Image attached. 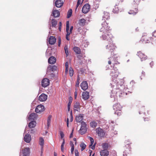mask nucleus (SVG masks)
<instances>
[{"mask_svg": "<svg viewBox=\"0 0 156 156\" xmlns=\"http://www.w3.org/2000/svg\"><path fill=\"white\" fill-rule=\"evenodd\" d=\"M137 55L140 58L141 61L145 60L147 59V56H146L140 51L137 52Z\"/></svg>", "mask_w": 156, "mask_h": 156, "instance_id": "11", "label": "nucleus"}, {"mask_svg": "<svg viewBox=\"0 0 156 156\" xmlns=\"http://www.w3.org/2000/svg\"><path fill=\"white\" fill-rule=\"evenodd\" d=\"M47 99V95L44 93L42 94L38 98L39 101H44Z\"/></svg>", "mask_w": 156, "mask_h": 156, "instance_id": "13", "label": "nucleus"}, {"mask_svg": "<svg viewBox=\"0 0 156 156\" xmlns=\"http://www.w3.org/2000/svg\"><path fill=\"white\" fill-rule=\"evenodd\" d=\"M90 5L88 4H86L82 8V12L84 13H87L89 11Z\"/></svg>", "mask_w": 156, "mask_h": 156, "instance_id": "9", "label": "nucleus"}, {"mask_svg": "<svg viewBox=\"0 0 156 156\" xmlns=\"http://www.w3.org/2000/svg\"><path fill=\"white\" fill-rule=\"evenodd\" d=\"M75 153L76 156H78L79 155V152L77 150H75Z\"/></svg>", "mask_w": 156, "mask_h": 156, "instance_id": "54", "label": "nucleus"}, {"mask_svg": "<svg viewBox=\"0 0 156 156\" xmlns=\"http://www.w3.org/2000/svg\"><path fill=\"white\" fill-rule=\"evenodd\" d=\"M80 86L83 90H86L88 87V84L87 81H83L81 84Z\"/></svg>", "mask_w": 156, "mask_h": 156, "instance_id": "14", "label": "nucleus"}, {"mask_svg": "<svg viewBox=\"0 0 156 156\" xmlns=\"http://www.w3.org/2000/svg\"><path fill=\"white\" fill-rule=\"evenodd\" d=\"M67 126L68 127H69V119L68 118H67Z\"/></svg>", "mask_w": 156, "mask_h": 156, "instance_id": "62", "label": "nucleus"}, {"mask_svg": "<svg viewBox=\"0 0 156 156\" xmlns=\"http://www.w3.org/2000/svg\"><path fill=\"white\" fill-rule=\"evenodd\" d=\"M39 143L41 146H44V140L42 137H41L39 138Z\"/></svg>", "mask_w": 156, "mask_h": 156, "instance_id": "36", "label": "nucleus"}, {"mask_svg": "<svg viewBox=\"0 0 156 156\" xmlns=\"http://www.w3.org/2000/svg\"><path fill=\"white\" fill-rule=\"evenodd\" d=\"M51 24L52 27H55L57 24V21L55 19H52Z\"/></svg>", "mask_w": 156, "mask_h": 156, "instance_id": "37", "label": "nucleus"}, {"mask_svg": "<svg viewBox=\"0 0 156 156\" xmlns=\"http://www.w3.org/2000/svg\"><path fill=\"white\" fill-rule=\"evenodd\" d=\"M101 25L102 27L100 30V32L105 33V34L106 32H109L110 27L108 26L107 23L105 21L102 23Z\"/></svg>", "mask_w": 156, "mask_h": 156, "instance_id": "3", "label": "nucleus"}, {"mask_svg": "<svg viewBox=\"0 0 156 156\" xmlns=\"http://www.w3.org/2000/svg\"><path fill=\"white\" fill-rule=\"evenodd\" d=\"M69 29V22L67 21L66 22V31H68Z\"/></svg>", "mask_w": 156, "mask_h": 156, "instance_id": "49", "label": "nucleus"}, {"mask_svg": "<svg viewBox=\"0 0 156 156\" xmlns=\"http://www.w3.org/2000/svg\"><path fill=\"white\" fill-rule=\"evenodd\" d=\"M86 146V144L84 143H82L80 145V147H81V151H83L85 149Z\"/></svg>", "mask_w": 156, "mask_h": 156, "instance_id": "42", "label": "nucleus"}, {"mask_svg": "<svg viewBox=\"0 0 156 156\" xmlns=\"http://www.w3.org/2000/svg\"><path fill=\"white\" fill-rule=\"evenodd\" d=\"M102 33V35L100 37L101 39L103 40H106L108 42L111 41L112 37L110 32H106L105 34V33Z\"/></svg>", "mask_w": 156, "mask_h": 156, "instance_id": "2", "label": "nucleus"}, {"mask_svg": "<svg viewBox=\"0 0 156 156\" xmlns=\"http://www.w3.org/2000/svg\"><path fill=\"white\" fill-rule=\"evenodd\" d=\"M74 71L71 67H70L69 70V74L70 76H73Z\"/></svg>", "mask_w": 156, "mask_h": 156, "instance_id": "41", "label": "nucleus"}, {"mask_svg": "<svg viewBox=\"0 0 156 156\" xmlns=\"http://www.w3.org/2000/svg\"><path fill=\"white\" fill-rule=\"evenodd\" d=\"M87 127H81L80 130V132L82 135L84 134L87 131Z\"/></svg>", "mask_w": 156, "mask_h": 156, "instance_id": "28", "label": "nucleus"}, {"mask_svg": "<svg viewBox=\"0 0 156 156\" xmlns=\"http://www.w3.org/2000/svg\"><path fill=\"white\" fill-rule=\"evenodd\" d=\"M81 127H87V124L85 122L83 121L81 122Z\"/></svg>", "mask_w": 156, "mask_h": 156, "instance_id": "48", "label": "nucleus"}, {"mask_svg": "<svg viewBox=\"0 0 156 156\" xmlns=\"http://www.w3.org/2000/svg\"><path fill=\"white\" fill-rule=\"evenodd\" d=\"M118 63L117 61H116L113 63V69L111 70L110 73L111 76L112 77L113 81L110 84L111 87H113L112 90H111V93L110 95L112 101L114 102L117 100V97H122L124 95V93L123 90L124 88V86L123 85L122 83L119 84L117 80H115L118 76L119 72L117 67H115V64H117Z\"/></svg>", "mask_w": 156, "mask_h": 156, "instance_id": "1", "label": "nucleus"}, {"mask_svg": "<svg viewBox=\"0 0 156 156\" xmlns=\"http://www.w3.org/2000/svg\"><path fill=\"white\" fill-rule=\"evenodd\" d=\"M36 122L35 121H32L29 123V127L30 128H34L36 126Z\"/></svg>", "mask_w": 156, "mask_h": 156, "instance_id": "27", "label": "nucleus"}, {"mask_svg": "<svg viewBox=\"0 0 156 156\" xmlns=\"http://www.w3.org/2000/svg\"><path fill=\"white\" fill-rule=\"evenodd\" d=\"M51 117L52 116L51 115H49L48 118L47 127L48 129L49 128V127L50 125Z\"/></svg>", "mask_w": 156, "mask_h": 156, "instance_id": "32", "label": "nucleus"}, {"mask_svg": "<svg viewBox=\"0 0 156 156\" xmlns=\"http://www.w3.org/2000/svg\"><path fill=\"white\" fill-rule=\"evenodd\" d=\"M73 26L71 27L70 28V30H69V32H71V33L72 32V31L73 30Z\"/></svg>", "mask_w": 156, "mask_h": 156, "instance_id": "64", "label": "nucleus"}, {"mask_svg": "<svg viewBox=\"0 0 156 156\" xmlns=\"http://www.w3.org/2000/svg\"><path fill=\"white\" fill-rule=\"evenodd\" d=\"M60 135L61 136V139H62V140H63V139H64L63 138V137L64 136V135L62 131H60Z\"/></svg>", "mask_w": 156, "mask_h": 156, "instance_id": "50", "label": "nucleus"}, {"mask_svg": "<svg viewBox=\"0 0 156 156\" xmlns=\"http://www.w3.org/2000/svg\"><path fill=\"white\" fill-rule=\"evenodd\" d=\"M67 32V34H66V36H69L70 35V33H71V32H69V31H66Z\"/></svg>", "mask_w": 156, "mask_h": 156, "instance_id": "63", "label": "nucleus"}, {"mask_svg": "<svg viewBox=\"0 0 156 156\" xmlns=\"http://www.w3.org/2000/svg\"><path fill=\"white\" fill-rule=\"evenodd\" d=\"M64 50L66 55V56L67 57L68 55V46L66 45L64 47Z\"/></svg>", "mask_w": 156, "mask_h": 156, "instance_id": "43", "label": "nucleus"}, {"mask_svg": "<svg viewBox=\"0 0 156 156\" xmlns=\"http://www.w3.org/2000/svg\"><path fill=\"white\" fill-rule=\"evenodd\" d=\"M82 30H81V28L80 27H78V28H77V31L79 32V33H81V31Z\"/></svg>", "mask_w": 156, "mask_h": 156, "instance_id": "58", "label": "nucleus"}, {"mask_svg": "<svg viewBox=\"0 0 156 156\" xmlns=\"http://www.w3.org/2000/svg\"><path fill=\"white\" fill-rule=\"evenodd\" d=\"M100 154L101 156H108L109 154V152L107 150H102L100 151Z\"/></svg>", "mask_w": 156, "mask_h": 156, "instance_id": "18", "label": "nucleus"}, {"mask_svg": "<svg viewBox=\"0 0 156 156\" xmlns=\"http://www.w3.org/2000/svg\"><path fill=\"white\" fill-rule=\"evenodd\" d=\"M88 138H89L90 140V141L91 144L90 145V146H92L93 144L94 143V140L91 137H90V136L88 137Z\"/></svg>", "mask_w": 156, "mask_h": 156, "instance_id": "47", "label": "nucleus"}, {"mask_svg": "<svg viewBox=\"0 0 156 156\" xmlns=\"http://www.w3.org/2000/svg\"><path fill=\"white\" fill-rule=\"evenodd\" d=\"M56 41V38L54 37L51 36L49 38V43L51 45L54 44L55 43Z\"/></svg>", "mask_w": 156, "mask_h": 156, "instance_id": "23", "label": "nucleus"}, {"mask_svg": "<svg viewBox=\"0 0 156 156\" xmlns=\"http://www.w3.org/2000/svg\"><path fill=\"white\" fill-rule=\"evenodd\" d=\"M73 101V98L71 97L69 98V102L68 104V109L69 111L70 110V107Z\"/></svg>", "mask_w": 156, "mask_h": 156, "instance_id": "33", "label": "nucleus"}, {"mask_svg": "<svg viewBox=\"0 0 156 156\" xmlns=\"http://www.w3.org/2000/svg\"><path fill=\"white\" fill-rule=\"evenodd\" d=\"M121 110H115V114H117L118 116H120L121 115Z\"/></svg>", "mask_w": 156, "mask_h": 156, "instance_id": "46", "label": "nucleus"}, {"mask_svg": "<svg viewBox=\"0 0 156 156\" xmlns=\"http://www.w3.org/2000/svg\"><path fill=\"white\" fill-rule=\"evenodd\" d=\"M57 67L55 65L51 66L49 65L48 67L47 71V74L49 73L51 71H55L57 69Z\"/></svg>", "mask_w": 156, "mask_h": 156, "instance_id": "12", "label": "nucleus"}, {"mask_svg": "<svg viewBox=\"0 0 156 156\" xmlns=\"http://www.w3.org/2000/svg\"><path fill=\"white\" fill-rule=\"evenodd\" d=\"M77 92L76 91H75L74 93V96H75V98H76L77 96Z\"/></svg>", "mask_w": 156, "mask_h": 156, "instance_id": "60", "label": "nucleus"}, {"mask_svg": "<svg viewBox=\"0 0 156 156\" xmlns=\"http://www.w3.org/2000/svg\"><path fill=\"white\" fill-rule=\"evenodd\" d=\"M95 131L98 136L100 137H103L105 136V131L100 127H98L95 129Z\"/></svg>", "mask_w": 156, "mask_h": 156, "instance_id": "7", "label": "nucleus"}, {"mask_svg": "<svg viewBox=\"0 0 156 156\" xmlns=\"http://www.w3.org/2000/svg\"><path fill=\"white\" fill-rule=\"evenodd\" d=\"M80 77H79V75H78L77 81L76 82V83L75 85V86L76 87H79V84L80 83Z\"/></svg>", "mask_w": 156, "mask_h": 156, "instance_id": "44", "label": "nucleus"}, {"mask_svg": "<svg viewBox=\"0 0 156 156\" xmlns=\"http://www.w3.org/2000/svg\"><path fill=\"white\" fill-rule=\"evenodd\" d=\"M63 4L62 0H57L55 2V6L58 8L61 7Z\"/></svg>", "mask_w": 156, "mask_h": 156, "instance_id": "21", "label": "nucleus"}, {"mask_svg": "<svg viewBox=\"0 0 156 156\" xmlns=\"http://www.w3.org/2000/svg\"><path fill=\"white\" fill-rule=\"evenodd\" d=\"M66 72H67L68 71L69 63L67 62L65 63Z\"/></svg>", "mask_w": 156, "mask_h": 156, "instance_id": "45", "label": "nucleus"}, {"mask_svg": "<svg viewBox=\"0 0 156 156\" xmlns=\"http://www.w3.org/2000/svg\"><path fill=\"white\" fill-rule=\"evenodd\" d=\"M60 12L57 10H53L52 14L51 16V18L52 16H54L55 18L58 17L59 16Z\"/></svg>", "mask_w": 156, "mask_h": 156, "instance_id": "16", "label": "nucleus"}, {"mask_svg": "<svg viewBox=\"0 0 156 156\" xmlns=\"http://www.w3.org/2000/svg\"><path fill=\"white\" fill-rule=\"evenodd\" d=\"M108 123H109V125L108 126V128H110L111 129H113V126H114V122L113 121H109L108 122Z\"/></svg>", "mask_w": 156, "mask_h": 156, "instance_id": "30", "label": "nucleus"}, {"mask_svg": "<svg viewBox=\"0 0 156 156\" xmlns=\"http://www.w3.org/2000/svg\"><path fill=\"white\" fill-rule=\"evenodd\" d=\"M35 132V130L34 129H32L30 131V133L31 134H34Z\"/></svg>", "mask_w": 156, "mask_h": 156, "instance_id": "55", "label": "nucleus"}, {"mask_svg": "<svg viewBox=\"0 0 156 156\" xmlns=\"http://www.w3.org/2000/svg\"><path fill=\"white\" fill-rule=\"evenodd\" d=\"M51 54L47 50L46 52V56L47 58H48L49 56L51 55Z\"/></svg>", "mask_w": 156, "mask_h": 156, "instance_id": "52", "label": "nucleus"}, {"mask_svg": "<svg viewBox=\"0 0 156 156\" xmlns=\"http://www.w3.org/2000/svg\"><path fill=\"white\" fill-rule=\"evenodd\" d=\"M102 147L104 150H107L108 147V145L107 143H103L102 144Z\"/></svg>", "mask_w": 156, "mask_h": 156, "instance_id": "38", "label": "nucleus"}, {"mask_svg": "<svg viewBox=\"0 0 156 156\" xmlns=\"http://www.w3.org/2000/svg\"><path fill=\"white\" fill-rule=\"evenodd\" d=\"M74 51L77 54H80L81 52L80 49L78 47H75L73 48Z\"/></svg>", "mask_w": 156, "mask_h": 156, "instance_id": "31", "label": "nucleus"}, {"mask_svg": "<svg viewBox=\"0 0 156 156\" xmlns=\"http://www.w3.org/2000/svg\"><path fill=\"white\" fill-rule=\"evenodd\" d=\"M37 117V115L34 113H33L29 115L28 117V119L29 121L34 120L36 119Z\"/></svg>", "mask_w": 156, "mask_h": 156, "instance_id": "17", "label": "nucleus"}, {"mask_svg": "<svg viewBox=\"0 0 156 156\" xmlns=\"http://www.w3.org/2000/svg\"><path fill=\"white\" fill-rule=\"evenodd\" d=\"M82 98L84 100H87L89 98V93L86 91L83 92L82 94Z\"/></svg>", "mask_w": 156, "mask_h": 156, "instance_id": "22", "label": "nucleus"}, {"mask_svg": "<svg viewBox=\"0 0 156 156\" xmlns=\"http://www.w3.org/2000/svg\"><path fill=\"white\" fill-rule=\"evenodd\" d=\"M153 36L156 37V31H154L152 33Z\"/></svg>", "mask_w": 156, "mask_h": 156, "instance_id": "57", "label": "nucleus"}, {"mask_svg": "<svg viewBox=\"0 0 156 156\" xmlns=\"http://www.w3.org/2000/svg\"><path fill=\"white\" fill-rule=\"evenodd\" d=\"M44 110V107L43 105H41L37 106L35 109V112L37 113H40Z\"/></svg>", "mask_w": 156, "mask_h": 156, "instance_id": "8", "label": "nucleus"}, {"mask_svg": "<svg viewBox=\"0 0 156 156\" xmlns=\"http://www.w3.org/2000/svg\"><path fill=\"white\" fill-rule=\"evenodd\" d=\"M108 44L106 46V49L112 53L116 48V46L113 44L112 40L111 42H108Z\"/></svg>", "mask_w": 156, "mask_h": 156, "instance_id": "4", "label": "nucleus"}, {"mask_svg": "<svg viewBox=\"0 0 156 156\" xmlns=\"http://www.w3.org/2000/svg\"><path fill=\"white\" fill-rule=\"evenodd\" d=\"M122 107L119 103H117L114 105L113 106V108L115 110H121Z\"/></svg>", "mask_w": 156, "mask_h": 156, "instance_id": "24", "label": "nucleus"}, {"mask_svg": "<svg viewBox=\"0 0 156 156\" xmlns=\"http://www.w3.org/2000/svg\"><path fill=\"white\" fill-rule=\"evenodd\" d=\"M86 21L85 19H81L79 21V24L81 26H84L85 25Z\"/></svg>", "mask_w": 156, "mask_h": 156, "instance_id": "34", "label": "nucleus"}, {"mask_svg": "<svg viewBox=\"0 0 156 156\" xmlns=\"http://www.w3.org/2000/svg\"><path fill=\"white\" fill-rule=\"evenodd\" d=\"M90 125L91 127L94 128L97 126L98 124L95 121H93L90 122Z\"/></svg>", "mask_w": 156, "mask_h": 156, "instance_id": "29", "label": "nucleus"}, {"mask_svg": "<svg viewBox=\"0 0 156 156\" xmlns=\"http://www.w3.org/2000/svg\"><path fill=\"white\" fill-rule=\"evenodd\" d=\"M89 43H87V44H85L84 43L83 44H82V46H83L84 47H87L88 45H89Z\"/></svg>", "mask_w": 156, "mask_h": 156, "instance_id": "56", "label": "nucleus"}, {"mask_svg": "<svg viewBox=\"0 0 156 156\" xmlns=\"http://www.w3.org/2000/svg\"><path fill=\"white\" fill-rule=\"evenodd\" d=\"M82 3V2H81V0H78L76 5V9H77V8L79 6V5H80Z\"/></svg>", "mask_w": 156, "mask_h": 156, "instance_id": "51", "label": "nucleus"}, {"mask_svg": "<svg viewBox=\"0 0 156 156\" xmlns=\"http://www.w3.org/2000/svg\"><path fill=\"white\" fill-rule=\"evenodd\" d=\"M84 115L83 114H80L76 117V120L77 122H81L83 121Z\"/></svg>", "mask_w": 156, "mask_h": 156, "instance_id": "15", "label": "nucleus"}, {"mask_svg": "<svg viewBox=\"0 0 156 156\" xmlns=\"http://www.w3.org/2000/svg\"><path fill=\"white\" fill-rule=\"evenodd\" d=\"M56 61L55 58L53 56H51L48 59V62L50 64H54Z\"/></svg>", "mask_w": 156, "mask_h": 156, "instance_id": "25", "label": "nucleus"}, {"mask_svg": "<svg viewBox=\"0 0 156 156\" xmlns=\"http://www.w3.org/2000/svg\"><path fill=\"white\" fill-rule=\"evenodd\" d=\"M118 7H115V9H113V12L115 13H116L118 12Z\"/></svg>", "mask_w": 156, "mask_h": 156, "instance_id": "53", "label": "nucleus"}, {"mask_svg": "<svg viewBox=\"0 0 156 156\" xmlns=\"http://www.w3.org/2000/svg\"><path fill=\"white\" fill-rule=\"evenodd\" d=\"M85 57V55L84 54H82L81 55H79L77 56V58L78 59V63L80 65H82L83 64L87 62V60L84 58Z\"/></svg>", "mask_w": 156, "mask_h": 156, "instance_id": "5", "label": "nucleus"}, {"mask_svg": "<svg viewBox=\"0 0 156 156\" xmlns=\"http://www.w3.org/2000/svg\"><path fill=\"white\" fill-rule=\"evenodd\" d=\"M72 14V9H70L68 11L67 13V18H70Z\"/></svg>", "mask_w": 156, "mask_h": 156, "instance_id": "39", "label": "nucleus"}, {"mask_svg": "<svg viewBox=\"0 0 156 156\" xmlns=\"http://www.w3.org/2000/svg\"><path fill=\"white\" fill-rule=\"evenodd\" d=\"M49 81L47 78L44 79L41 82V85L44 87H45L49 85Z\"/></svg>", "mask_w": 156, "mask_h": 156, "instance_id": "10", "label": "nucleus"}, {"mask_svg": "<svg viewBox=\"0 0 156 156\" xmlns=\"http://www.w3.org/2000/svg\"><path fill=\"white\" fill-rule=\"evenodd\" d=\"M65 143V140L64 139H63V142L62 143V144L61 145V151L62 152H63L64 151V145Z\"/></svg>", "mask_w": 156, "mask_h": 156, "instance_id": "40", "label": "nucleus"}, {"mask_svg": "<svg viewBox=\"0 0 156 156\" xmlns=\"http://www.w3.org/2000/svg\"><path fill=\"white\" fill-rule=\"evenodd\" d=\"M74 110L75 111L80 112V104L78 102H75L74 105Z\"/></svg>", "mask_w": 156, "mask_h": 156, "instance_id": "19", "label": "nucleus"}, {"mask_svg": "<svg viewBox=\"0 0 156 156\" xmlns=\"http://www.w3.org/2000/svg\"><path fill=\"white\" fill-rule=\"evenodd\" d=\"M74 150V147H72L71 148V152L72 154H73V153Z\"/></svg>", "mask_w": 156, "mask_h": 156, "instance_id": "59", "label": "nucleus"}, {"mask_svg": "<svg viewBox=\"0 0 156 156\" xmlns=\"http://www.w3.org/2000/svg\"><path fill=\"white\" fill-rule=\"evenodd\" d=\"M110 18L109 13L106 12H104V15L103 16V20H108Z\"/></svg>", "mask_w": 156, "mask_h": 156, "instance_id": "26", "label": "nucleus"}, {"mask_svg": "<svg viewBox=\"0 0 156 156\" xmlns=\"http://www.w3.org/2000/svg\"><path fill=\"white\" fill-rule=\"evenodd\" d=\"M31 140V136L28 134H26L24 137V140L27 143L30 142Z\"/></svg>", "mask_w": 156, "mask_h": 156, "instance_id": "20", "label": "nucleus"}, {"mask_svg": "<svg viewBox=\"0 0 156 156\" xmlns=\"http://www.w3.org/2000/svg\"><path fill=\"white\" fill-rule=\"evenodd\" d=\"M70 144L71 146V147H74V144H73V142L72 141H70Z\"/></svg>", "mask_w": 156, "mask_h": 156, "instance_id": "61", "label": "nucleus"}, {"mask_svg": "<svg viewBox=\"0 0 156 156\" xmlns=\"http://www.w3.org/2000/svg\"><path fill=\"white\" fill-rule=\"evenodd\" d=\"M135 12L133 10H130L129 12L128 13L130 14H133V15H135L136 14L137 12L138 9L137 8H135Z\"/></svg>", "mask_w": 156, "mask_h": 156, "instance_id": "35", "label": "nucleus"}, {"mask_svg": "<svg viewBox=\"0 0 156 156\" xmlns=\"http://www.w3.org/2000/svg\"><path fill=\"white\" fill-rule=\"evenodd\" d=\"M30 153L29 148L26 147L20 152V156H29Z\"/></svg>", "mask_w": 156, "mask_h": 156, "instance_id": "6", "label": "nucleus"}]
</instances>
